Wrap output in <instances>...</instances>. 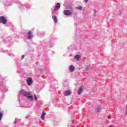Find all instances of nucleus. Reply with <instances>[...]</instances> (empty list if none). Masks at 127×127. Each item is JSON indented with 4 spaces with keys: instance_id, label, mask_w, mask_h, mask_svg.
<instances>
[{
    "instance_id": "f257e3e1",
    "label": "nucleus",
    "mask_w": 127,
    "mask_h": 127,
    "mask_svg": "<svg viewBox=\"0 0 127 127\" xmlns=\"http://www.w3.org/2000/svg\"><path fill=\"white\" fill-rule=\"evenodd\" d=\"M0 23H3V24H6L7 23V20L5 17L3 16L0 17Z\"/></svg>"
},
{
    "instance_id": "f03ea898",
    "label": "nucleus",
    "mask_w": 127,
    "mask_h": 127,
    "mask_svg": "<svg viewBox=\"0 0 127 127\" xmlns=\"http://www.w3.org/2000/svg\"><path fill=\"white\" fill-rule=\"evenodd\" d=\"M64 15H66V16H71V15L73 14V12L69 10H65L64 11Z\"/></svg>"
},
{
    "instance_id": "7ed1b4c3",
    "label": "nucleus",
    "mask_w": 127,
    "mask_h": 127,
    "mask_svg": "<svg viewBox=\"0 0 127 127\" xmlns=\"http://www.w3.org/2000/svg\"><path fill=\"white\" fill-rule=\"evenodd\" d=\"M26 97H27L28 100H30V101L33 100V97L31 96V93L30 92H28L27 95H26Z\"/></svg>"
},
{
    "instance_id": "20e7f679",
    "label": "nucleus",
    "mask_w": 127,
    "mask_h": 127,
    "mask_svg": "<svg viewBox=\"0 0 127 127\" xmlns=\"http://www.w3.org/2000/svg\"><path fill=\"white\" fill-rule=\"evenodd\" d=\"M26 82L28 85V86H30V84H32L33 81H32V78H28L26 79Z\"/></svg>"
},
{
    "instance_id": "39448f33",
    "label": "nucleus",
    "mask_w": 127,
    "mask_h": 127,
    "mask_svg": "<svg viewBox=\"0 0 127 127\" xmlns=\"http://www.w3.org/2000/svg\"><path fill=\"white\" fill-rule=\"evenodd\" d=\"M28 93V92L25 91L24 90H21L19 92V93L21 94V95H23V96H24L25 97H26Z\"/></svg>"
},
{
    "instance_id": "423d86ee",
    "label": "nucleus",
    "mask_w": 127,
    "mask_h": 127,
    "mask_svg": "<svg viewBox=\"0 0 127 127\" xmlns=\"http://www.w3.org/2000/svg\"><path fill=\"white\" fill-rule=\"evenodd\" d=\"M32 37V32L31 31H29L28 32V36L27 38L28 39H31V38Z\"/></svg>"
},
{
    "instance_id": "0eeeda50",
    "label": "nucleus",
    "mask_w": 127,
    "mask_h": 127,
    "mask_svg": "<svg viewBox=\"0 0 127 127\" xmlns=\"http://www.w3.org/2000/svg\"><path fill=\"white\" fill-rule=\"evenodd\" d=\"M71 94H72V92L71 91V90H66L65 92L64 96H70Z\"/></svg>"
},
{
    "instance_id": "6e6552de",
    "label": "nucleus",
    "mask_w": 127,
    "mask_h": 127,
    "mask_svg": "<svg viewBox=\"0 0 127 127\" xmlns=\"http://www.w3.org/2000/svg\"><path fill=\"white\" fill-rule=\"evenodd\" d=\"M84 89V88L83 87H81L78 91V95H81L82 94V92H83V90Z\"/></svg>"
},
{
    "instance_id": "1a4fd4ad",
    "label": "nucleus",
    "mask_w": 127,
    "mask_h": 127,
    "mask_svg": "<svg viewBox=\"0 0 127 127\" xmlns=\"http://www.w3.org/2000/svg\"><path fill=\"white\" fill-rule=\"evenodd\" d=\"M59 8H60V4L58 3L55 5V9L56 10H58V9H59Z\"/></svg>"
},
{
    "instance_id": "9d476101",
    "label": "nucleus",
    "mask_w": 127,
    "mask_h": 127,
    "mask_svg": "<svg viewBox=\"0 0 127 127\" xmlns=\"http://www.w3.org/2000/svg\"><path fill=\"white\" fill-rule=\"evenodd\" d=\"M69 70L70 71V72L73 73V72H74V71L75 70V67H74V66H70L69 67Z\"/></svg>"
},
{
    "instance_id": "9b49d317",
    "label": "nucleus",
    "mask_w": 127,
    "mask_h": 127,
    "mask_svg": "<svg viewBox=\"0 0 127 127\" xmlns=\"http://www.w3.org/2000/svg\"><path fill=\"white\" fill-rule=\"evenodd\" d=\"M46 115V113L45 112H43L41 115V120H44Z\"/></svg>"
},
{
    "instance_id": "f8f14e48",
    "label": "nucleus",
    "mask_w": 127,
    "mask_h": 127,
    "mask_svg": "<svg viewBox=\"0 0 127 127\" xmlns=\"http://www.w3.org/2000/svg\"><path fill=\"white\" fill-rule=\"evenodd\" d=\"M52 19H53L54 22L55 23L57 22V18H56V16H52Z\"/></svg>"
},
{
    "instance_id": "ddd939ff",
    "label": "nucleus",
    "mask_w": 127,
    "mask_h": 127,
    "mask_svg": "<svg viewBox=\"0 0 127 127\" xmlns=\"http://www.w3.org/2000/svg\"><path fill=\"white\" fill-rule=\"evenodd\" d=\"M80 57H81V56L79 55H76L75 56V59H77V60H78L80 59Z\"/></svg>"
},
{
    "instance_id": "4468645a",
    "label": "nucleus",
    "mask_w": 127,
    "mask_h": 127,
    "mask_svg": "<svg viewBox=\"0 0 127 127\" xmlns=\"http://www.w3.org/2000/svg\"><path fill=\"white\" fill-rule=\"evenodd\" d=\"M2 116H3V113L2 112H0V121H1Z\"/></svg>"
},
{
    "instance_id": "2eb2a0df",
    "label": "nucleus",
    "mask_w": 127,
    "mask_h": 127,
    "mask_svg": "<svg viewBox=\"0 0 127 127\" xmlns=\"http://www.w3.org/2000/svg\"><path fill=\"white\" fill-rule=\"evenodd\" d=\"M34 98H35V100L36 101H37V97H36V95H35Z\"/></svg>"
},
{
    "instance_id": "dca6fc26",
    "label": "nucleus",
    "mask_w": 127,
    "mask_h": 127,
    "mask_svg": "<svg viewBox=\"0 0 127 127\" xmlns=\"http://www.w3.org/2000/svg\"><path fill=\"white\" fill-rule=\"evenodd\" d=\"M77 9H79L80 10H81L82 9V7H79L77 8Z\"/></svg>"
},
{
    "instance_id": "f3484780",
    "label": "nucleus",
    "mask_w": 127,
    "mask_h": 127,
    "mask_svg": "<svg viewBox=\"0 0 127 127\" xmlns=\"http://www.w3.org/2000/svg\"><path fill=\"white\" fill-rule=\"evenodd\" d=\"M23 58H24V55H22L21 59H23Z\"/></svg>"
},
{
    "instance_id": "a211bd4d",
    "label": "nucleus",
    "mask_w": 127,
    "mask_h": 127,
    "mask_svg": "<svg viewBox=\"0 0 127 127\" xmlns=\"http://www.w3.org/2000/svg\"><path fill=\"white\" fill-rule=\"evenodd\" d=\"M17 123V120H16V119L15 120L14 123L16 124Z\"/></svg>"
},
{
    "instance_id": "6ab92c4d",
    "label": "nucleus",
    "mask_w": 127,
    "mask_h": 127,
    "mask_svg": "<svg viewBox=\"0 0 127 127\" xmlns=\"http://www.w3.org/2000/svg\"><path fill=\"white\" fill-rule=\"evenodd\" d=\"M88 0H85V3H87V2H88Z\"/></svg>"
},
{
    "instance_id": "aec40b11",
    "label": "nucleus",
    "mask_w": 127,
    "mask_h": 127,
    "mask_svg": "<svg viewBox=\"0 0 127 127\" xmlns=\"http://www.w3.org/2000/svg\"><path fill=\"white\" fill-rule=\"evenodd\" d=\"M86 70H89V67H87L86 68Z\"/></svg>"
},
{
    "instance_id": "412c9836",
    "label": "nucleus",
    "mask_w": 127,
    "mask_h": 127,
    "mask_svg": "<svg viewBox=\"0 0 127 127\" xmlns=\"http://www.w3.org/2000/svg\"><path fill=\"white\" fill-rule=\"evenodd\" d=\"M108 119H111V117H110V116H108Z\"/></svg>"
},
{
    "instance_id": "4be33fe9",
    "label": "nucleus",
    "mask_w": 127,
    "mask_h": 127,
    "mask_svg": "<svg viewBox=\"0 0 127 127\" xmlns=\"http://www.w3.org/2000/svg\"><path fill=\"white\" fill-rule=\"evenodd\" d=\"M109 127H112V126H110Z\"/></svg>"
}]
</instances>
